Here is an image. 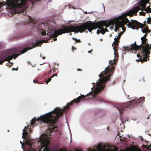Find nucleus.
<instances>
[{"label": "nucleus", "instance_id": "obj_1", "mask_svg": "<svg viewBox=\"0 0 151 151\" xmlns=\"http://www.w3.org/2000/svg\"><path fill=\"white\" fill-rule=\"evenodd\" d=\"M79 96L77 99H75L71 101L69 103H68L67 104L63 107V109L59 107H56L54 110L50 112H49L43 116H41L40 117L35 119L34 118V119L31 120V122L30 124H29L27 127H25L24 129L23 130V132L22 133V137L23 139H26V143L27 145V151H36L35 149L32 148V144L31 142V139L28 137H27V135L29 133L31 130L32 125H34L35 122L37 121L43 122L44 123H46L48 124V128L47 131L49 132L48 134H42L39 139V141L40 142L41 148L40 150H44L46 148L45 147H44L42 145V144L45 145L49 142V144L48 145V148L51 149L52 147H51L50 145V137H48V135H50V134L53 132H56L58 130V128L57 126H55V124L57 122L58 119L59 117L62 116L63 113L69 109L68 105H72L73 103H78L80 102L81 100H82V95Z\"/></svg>", "mask_w": 151, "mask_h": 151}, {"label": "nucleus", "instance_id": "obj_2", "mask_svg": "<svg viewBox=\"0 0 151 151\" xmlns=\"http://www.w3.org/2000/svg\"><path fill=\"white\" fill-rule=\"evenodd\" d=\"M31 22H32L33 24V29H34L36 31H39L42 35L44 36L46 35V32L49 31L47 33V35L48 36L47 37L48 38V41L49 39L53 37L55 38V39H53L54 41L56 40H57L56 37L58 35L65 33L74 32V31H72L73 30L75 31V29L73 28V27H76L73 25L68 26H63L62 29H60L56 32L55 30L52 29V28L50 27L49 24L48 23H44L40 24L37 22H34L31 17H29L28 22L29 23Z\"/></svg>", "mask_w": 151, "mask_h": 151}, {"label": "nucleus", "instance_id": "obj_3", "mask_svg": "<svg viewBox=\"0 0 151 151\" xmlns=\"http://www.w3.org/2000/svg\"><path fill=\"white\" fill-rule=\"evenodd\" d=\"M140 9L139 7H134L133 10L129 11L127 12L122 14L121 16L118 18V20H121L119 21L117 25L119 27H122L125 24L128 23L127 25L129 28H131L133 29H138L139 27L142 29V31L143 33L150 32L147 26L144 24L140 23L135 20H131L129 22V19L127 18V16L130 17L133 16L134 15L136 16L137 13Z\"/></svg>", "mask_w": 151, "mask_h": 151}, {"label": "nucleus", "instance_id": "obj_4", "mask_svg": "<svg viewBox=\"0 0 151 151\" xmlns=\"http://www.w3.org/2000/svg\"><path fill=\"white\" fill-rule=\"evenodd\" d=\"M105 23L104 21L98 22H87L85 23H82L81 25L76 26L73 28L75 29L74 32H83L86 29H88L90 32H92L93 29L99 28L100 30L98 29L97 33L98 34L101 33L102 34H104L105 32V29L103 27L105 26Z\"/></svg>", "mask_w": 151, "mask_h": 151}, {"label": "nucleus", "instance_id": "obj_5", "mask_svg": "<svg viewBox=\"0 0 151 151\" xmlns=\"http://www.w3.org/2000/svg\"><path fill=\"white\" fill-rule=\"evenodd\" d=\"M18 48H15L9 51H6L0 55V61L1 64L2 65L5 61H9L14 58L15 59L16 57H18L20 54H22Z\"/></svg>", "mask_w": 151, "mask_h": 151}, {"label": "nucleus", "instance_id": "obj_6", "mask_svg": "<svg viewBox=\"0 0 151 151\" xmlns=\"http://www.w3.org/2000/svg\"><path fill=\"white\" fill-rule=\"evenodd\" d=\"M144 99V97H141L138 99H134L131 101L119 105L117 107V109L119 113L122 114L123 113V111L128 107L131 108L138 105L142 106L145 101Z\"/></svg>", "mask_w": 151, "mask_h": 151}, {"label": "nucleus", "instance_id": "obj_7", "mask_svg": "<svg viewBox=\"0 0 151 151\" xmlns=\"http://www.w3.org/2000/svg\"><path fill=\"white\" fill-rule=\"evenodd\" d=\"M141 40L142 44L143 45H140L141 49L142 50L141 53L144 56L143 59L145 60V61H147L146 58H147V55L150 53V50L151 49V47H150L148 44L147 39L146 38H145V37H142L141 38Z\"/></svg>", "mask_w": 151, "mask_h": 151}, {"label": "nucleus", "instance_id": "obj_8", "mask_svg": "<svg viewBox=\"0 0 151 151\" xmlns=\"http://www.w3.org/2000/svg\"><path fill=\"white\" fill-rule=\"evenodd\" d=\"M122 34L121 33L119 34L118 36L117 37H115L114 39V41L113 42L112 47L114 51V55L115 57H118V53L117 52V46L118 45V43L119 42V40Z\"/></svg>", "mask_w": 151, "mask_h": 151}, {"label": "nucleus", "instance_id": "obj_9", "mask_svg": "<svg viewBox=\"0 0 151 151\" xmlns=\"http://www.w3.org/2000/svg\"><path fill=\"white\" fill-rule=\"evenodd\" d=\"M46 42H48V40H40L37 42L35 43L32 46V47H26L24 49L21 50V51H20V52H21V53H24L26 52L28 50H30L33 48H35V47L36 46H38L39 45H40V44H42V43Z\"/></svg>", "mask_w": 151, "mask_h": 151}, {"label": "nucleus", "instance_id": "obj_10", "mask_svg": "<svg viewBox=\"0 0 151 151\" xmlns=\"http://www.w3.org/2000/svg\"><path fill=\"white\" fill-rule=\"evenodd\" d=\"M136 42H135L133 44H132L130 47H126L125 48V50L132 51L133 50H141L140 45L138 46L136 44Z\"/></svg>", "mask_w": 151, "mask_h": 151}, {"label": "nucleus", "instance_id": "obj_11", "mask_svg": "<svg viewBox=\"0 0 151 151\" xmlns=\"http://www.w3.org/2000/svg\"><path fill=\"white\" fill-rule=\"evenodd\" d=\"M137 7H139L140 9L139 10H139H141L142 11H145L146 13H148L149 12H150L151 13V8H150V6H148V7H147L146 8H145V9H141L139 6L134 7L132 9V10H133L134 8ZM147 22L148 23H150V24H151V17H149L148 18L147 21Z\"/></svg>", "mask_w": 151, "mask_h": 151}, {"label": "nucleus", "instance_id": "obj_12", "mask_svg": "<svg viewBox=\"0 0 151 151\" xmlns=\"http://www.w3.org/2000/svg\"><path fill=\"white\" fill-rule=\"evenodd\" d=\"M149 0H142L139 3V6H138L141 7L142 9H145L147 4L149 2Z\"/></svg>", "mask_w": 151, "mask_h": 151}, {"label": "nucleus", "instance_id": "obj_13", "mask_svg": "<svg viewBox=\"0 0 151 151\" xmlns=\"http://www.w3.org/2000/svg\"><path fill=\"white\" fill-rule=\"evenodd\" d=\"M141 50V53H140H140H139V54H137V56L139 58V57H140V61L142 63L143 62H146V61H147V59L148 60H149V58H148V57H149V55L150 54H148V55H147V58H146V60H147V61H145V60L143 59V58H144V56H143V55L142 53H141V52H142V50Z\"/></svg>", "mask_w": 151, "mask_h": 151}, {"label": "nucleus", "instance_id": "obj_14", "mask_svg": "<svg viewBox=\"0 0 151 151\" xmlns=\"http://www.w3.org/2000/svg\"><path fill=\"white\" fill-rule=\"evenodd\" d=\"M55 76H57V74H53L50 78H49L45 82L46 84H47L49 82H50L51 78Z\"/></svg>", "mask_w": 151, "mask_h": 151}, {"label": "nucleus", "instance_id": "obj_15", "mask_svg": "<svg viewBox=\"0 0 151 151\" xmlns=\"http://www.w3.org/2000/svg\"><path fill=\"white\" fill-rule=\"evenodd\" d=\"M72 39L73 40H75L76 42L80 43V42H81V41L79 39L77 40L76 38H74V37H73Z\"/></svg>", "mask_w": 151, "mask_h": 151}, {"label": "nucleus", "instance_id": "obj_16", "mask_svg": "<svg viewBox=\"0 0 151 151\" xmlns=\"http://www.w3.org/2000/svg\"><path fill=\"white\" fill-rule=\"evenodd\" d=\"M139 13L140 15H141L145 16V13L143 12H140Z\"/></svg>", "mask_w": 151, "mask_h": 151}, {"label": "nucleus", "instance_id": "obj_17", "mask_svg": "<svg viewBox=\"0 0 151 151\" xmlns=\"http://www.w3.org/2000/svg\"><path fill=\"white\" fill-rule=\"evenodd\" d=\"M147 148L148 149H151V144L150 145L148 146Z\"/></svg>", "mask_w": 151, "mask_h": 151}, {"label": "nucleus", "instance_id": "obj_18", "mask_svg": "<svg viewBox=\"0 0 151 151\" xmlns=\"http://www.w3.org/2000/svg\"><path fill=\"white\" fill-rule=\"evenodd\" d=\"M33 82L35 83V82H36L37 83H38V84H40V83L38 81H36V80H33Z\"/></svg>", "mask_w": 151, "mask_h": 151}, {"label": "nucleus", "instance_id": "obj_19", "mask_svg": "<svg viewBox=\"0 0 151 151\" xmlns=\"http://www.w3.org/2000/svg\"><path fill=\"white\" fill-rule=\"evenodd\" d=\"M12 69L13 70H18V68H13Z\"/></svg>", "mask_w": 151, "mask_h": 151}, {"label": "nucleus", "instance_id": "obj_20", "mask_svg": "<svg viewBox=\"0 0 151 151\" xmlns=\"http://www.w3.org/2000/svg\"><path fill=\"white\" fill-rule=\"evenodd\" d=\"M147 36V33L143 37H145V38H146V37Z\"/></svg>", "mask_w": 151, "mask_h": 151}, {"label": "nucleus", "instance_id": "obj_21", "mask_svg": "<svg viewBox=\"0 0 151 151\" xmlns=\"http://www.w3.org/2000/svg\"><path fill=\"white\" fill-rule=\"evenodd\" d=\"M77 70L78 71H81L82 70L79 68H78L77 69Z\"/></svg>", "mask_w": 151, "mask_h": 151}, {"label": "nucleus", "instance_id": "obj_22", "mask_svg": "<svg viewBox=\"0 0 151 151\" xmlns=\"http://www.w3.org/2000/svg\"><path fill=\"white\" fill-rule=\"evenodd\" d=\"M72 50H75V48L73 46L72 47Z\"/></svg>", "mask_w": 151, "mask_h": 151}, {"label": "nucleus", "instance_id": "obj_23", "mask_svg": "<svg viewBox=\"0 0 151 151\" xmlns=\"http://www.w3.org/2000/svg\"><path fill=\"white\" fill-rule=\"evenodd\" d=\"M92 51V50H91L90 51H88V52L89 53H91V52Z\"/></svg>", "mask_w": 151, "mask_h": 151}, {"label": "nucleus", "instance_id": "obj_24", "mask_svg": "<svg viewBox=\"0 0 151 151\" xmlns=\"http://www.w3.org/2000/svg\"><path fill=\"white\" fill-rule=\"evenodd\" d=\"M20 142L21 144L22 145V146H23V145H23V143H22V142L21 141H20Z\"/></svg>", "mask_w": 151, "mask_h": 151}, {"label": "nucleus", "instance_id": "obj_25", "mask_svg": "<svg viewBox=\"0 0 151 151\" xmlns=\"http://www.w3.org/2000/svg\"><path fill=\"white\" fill-rule=\"evenodd\" d=\"M42 58H43V59H45V57H43Z\"/></svg>", "mask_w": 151, "mask_h": 151}, {"label": "nucleus", "instance_id": "obj_26", "mask_svg": "<svg viewBox=\"0 0 151 151\" xmlns=\"http://www.w3.org/2000/svg\"><path fill=\"white\" fill-rule=\"evenodd\" d=\"M115 31L116 32V31H117V29H115Z\"/></svg>", "mask_w": 151, "mask_h": 151}, {"label": "nucleus", "instance_id": "obj_27", "mask_svg": "<svg viewBox=\"0 0 151 151\" xmlns=\"http://www.w3.org/2000/svg\"><path fill=\"white\" fill-rule=\"evenodd\" d=\"M92 84L94 85V84H95V83H92Z\"/></svg>", "mask_w": 151, "mask_h": 151}, {"label": "nucleus", "instance_id": "obj_28", "mask_svg": "<svg viewBox=\"0 0 151 151\" xmlns=\"http://www.w3.org/2000/svg\"><path fill=\"white\" fill-rule=\"evenodd\" d=\"M149 116H148L147 119H149Z\"/></svg>", "mask_w": 151, "mask_h": 151}, {"label": "nucleus", "instance_id": "obj_29", "mask_svg": "<svg viewBox=\"0 0 151 151\" xmlns=\"http://www.w3.org/2000/svg\"><path fill=\"white\" fill-rule=\"evenodd\" d=\"M93 88H94V86L93 87L91 88V89H92Z\"/></svg>", "mask_w": 151, "mask_h": 151}, {"label": "nucleus", "instance_id": "obj_30", "mask_svg": "<svg viewBox=\"0 0 151 151\" xmlns=\"http://www.w3.org/2000/svg\"><path fill=\"white\" fill-rule=\"evenodd\" d=\"M11 63L12 64H13V63Z\"/></svg>", "mask_w": 151, "mask_h": 151}, {"label": "nucleus", "instance_id": "obj_31", "mask_svg": "<svg viewBox=\"0 0 151 151\" xmlns=\"http://www.w3.org/2000/svg\"><path fill=\"white\" fill-rule=\"evenodd\" d=\"M99 147H100V146H99Z\"/></svg>", "mask_w": 151, "mask_h": 151}]
</instances>
